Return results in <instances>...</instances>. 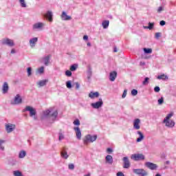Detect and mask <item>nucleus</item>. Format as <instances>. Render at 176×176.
Segmentation results:
<instances>
[{
  "instance_id": "f257e3e1",
  "label": "nucleus",
  "mask_w": 176,
  "mask_h": 176,
  "mask_svg": "<svg viewBox=\"0 0 176 176\" xmlns=\"http://www.w3.org/2000/svg\"><path fill=\"white\" fill-rule=\"evenodd\" d=\"M43 116L45 118H51L52 120L57 119V116H58V112L57 110L53 111V109H49L43 111Z\"/></svg>"
},
{
  "instance_id": "f03ea898",
  "label": "nucleus",
  "mask_w": 176,
  "mask_h": 176,
  "mask_svg": "<svg viewBox=\"0 0 176 176\" xmlns=\"http://www.w3.org/2000/svg\"><path fill=\"white\" fill-rule=\"evenodd\" d=\"M173 116H174V113H170L164 119L163 122L164 123H165L166 127H170V129H172V127H174V126H175V122L173 120H170L171 119V118H173Z\"/></svg>"
},
{
  "instance_id": "7ed1b4c3",
  "label": "nucleus",
  "mask_w": 176,
  "mask_h": 176,
  "mask_svg": "<svg viewBox=\"0 0 176 176\" xmlns=\"http://www.w3.org/2000/svg\"><path fill=\"white\" fill-rule=\"evenodd\" d=\"M97 140V135H87L83 139L84 145H89V142H94Z\"/></svg>"
},
{
  "instance_id": "20e7f679",
  "label": "nucleus",
  "mask_w": 176,
  "mask_h": 176,
  "mask_svg": "<svg viewBox=\"0 0 176 176\" xmlns=\"http://www.w3.org/2000/svg\"><path fill=\"white\" fill-rule=\"evenodd\" d=\"M27 111L30 112V116L31 118H32V116H34V120H36V116H35V115H36V110L31 106H26L25 108L23 110V112H27Z\"/></svg>"
},
{
  "instance_id": "39448f33",
  "label": "nucleus",
  "mask_w": 176,
  "mask_h": 176,
  "mask_svg": "<svg viewBox=\"0 0 176 176\" xmlns=\"http://www.w3.org/2000/svg\"><path fill=\"white\" fill-rule=\"evenodd\" d=\"M23 103V98L20 94H16L14 99L11 101L12 105H20Z\"/></svg>"
},
{
  "instance_id": "423d86ee",
  "label": "nucleus",
  "mask_w": 176,
  "mask_h": 176,
  "mask_svg": "<svg viewBox=\"0 0 176 176\" xmlns=\"http://www.w3.org/2000/svg\"><path fill=\"white\" fill-rule=\"evenodd\" d=\"M131 159L135 160V162H138L140 160H145V155L140 153H136L131 155Z\"/></svg>"
},
{
  "instance_id": "0eeeda50",
  "label": "nucleus",
  "mask_w": 176,
  "mask_h": 176,
  "mask_svg": "<svg viewBox=\"0 0 176 176\" xmlns=\"http://www.w3.org/2000/svg\"><path fill=\"white\" fill-rule=\"evenodd\" d=\"M133 173L140 176H148V172L142 168L133 169Z\"/></svg>"
},
{
  "instance_id": "6e6552de",
  "label": "nucleus",
  "mask_w": 176,
  "mask_h": 176,
  "mask_svg": "<svg viewBox=\"0 0 176 176\" xmlns=\"http://www.w3.org/2000/svg\"><path fill=\"white\" fill-rule=\"evenodd\" d=\"M45 23H42V22L36 23L33 25L32 29L39 30L40 31H42V30H43V28H45Z\"/></svg>"
},
{
  "instance_id": "1a4fd4ad",
  "label": "nucleus",
  "mask_w": 176,
  "mask_h": 176,
  "mask_svg": "<svg viewBox=\"0 0 176 176\" xmlns=\"http://www.w3.org/2000/svg\"><path fill=\"white\" fill-rule=\"evenodd\" d=\"M2 43L3 45H6L10 47H13V46H14V41L10 38H3L2 41Z\"/></svg>"
},
{
  "instance_id": "9d476101",
  "label": "nucleus",
  "mask_w": 176,
  "mask_h": 176,
  "mask_svg": "<svg viewBox=\"0 0 176 176\" xmlns=\"http://www.w3.org/2000/svg\"><path fill=\"white\" fill-rule=\"evenodd\" d=\"M103 104L104 102H102V99H99L98 102L91 103V107H92L94 109H98L99 108H101V107H102Z\"/></svg>"
},
{
  "instance_id": "9b49d317",
  "label": "nucleus",
  "mask_w": 176,
  "mask_h": 176,
  "mask_svg": "<svg viewBox=\"0 0 176 176\" xmlns=\"http://www.w3.org/2000/svg\"><path fill=\"white\" fill-rule=\"evenodd\" d=\"M52 58V55L49 54L47 56H45L41 58L42 63H43L44 65L47 67L49 64H50V58Z\"/></svg>"
},
{
  "instance_id": "f8f14e48",
  "label": "nucleus",
  "mask_w": 176,
  "mask_h": 176,
  "mask_svg": "<svg viewBox=\"0 0 176 176\" xmlns=\"http://www.w3.org/2000/svg\"><path fill=\"white\" fill-rule=\"evenodd\" d=\"M145 166L147 168H149V170H157L159 167L157 164L149 162H146Z\"/></svg>"
},
{
  "instance_id": "ddd939ff",
  "label": "nucleus",
  "mask_w": 176,
  "mask_h": 176,
  "mask_svg": "<svg viewBox=\"0 0 176 176\" xmlns=\"http://www.w3.org/2000/svg\"><path fill=\"white\" fill-rule=\"evenodd\" d=\"M60 18L63 21H69V20H72V17H71L69 15H67L65 11L62 12Z\"/></svg>"
},
{
  "instance_id": "4468645a",
  "label": "nucleus",
  "mask_w": 176,
  "mask_h": 176,
  "mask_svg": "<svg viewBox=\"0 0 176 176\" xmlns=\"http://www.w3.org/2000/svg\"><path fill=\"white\" fill-rule=\"evenodd\" d=\"M141 120L136 118L133 120V129L135 130H140L141 129Z\"/></svg>"
},
{
  "instance_id": "2eb2a0df",
  "label": "nucleus",
  "mask_w": 176,
  "mask_h": 176,
  "mask_svg": "<svg viewBox=\"0 0 176 176\" xmlns=\"http://www.w3.org/2000/svg\"><path fill=\"white\" fill-rule=\"evenodd\" d=\"M76 133V137L77 140H82V131H80V128L79 126H76L74 128Z\"/></svg>"
},
{
  "instance_id": "dca6fc26",
  "label": "nucleus",
  "mask_w": 176,
  "mask_h": 176,
  "mask_svg": "<svg viewBox=\"0 0 176 176\" xmlns=\"http://www.w3.org/2000/svg\"><path fill=\"white\" fill-rule=\"evenodd\" d=\"M16 129V125L12 124H6V130L7 133H12L13 130Z\"/></svg>"
},
{
  "instance_id": "f3484780",
  "label": "nucleus",
  "mask_w": 176,
  "mask_h": 176,
  "mask_svg": "<svg viewBox=\"0 0 176 176\" xmlns=\"http://www.w3.org/2000/svg\"><path fill=\"white\" fill-rule=\"evenodd\" d=\"M118 76V72L113 71L110 72L109 74V80H111V82H115V79H116V77Z\"/></svg>"
},
{
  "instance_id": "a211bd4d",
  "label": "nucleus",
  "mask_w": 176,
  "mask_h": 176,
  "mask_svg": "<svg viewBox=\"0 0 176 176\" xmlns=\"http://www.w3.org/2000/svg\"><path fill=\"white\" fill-rule=\"evenodd\" d=\"M122 160L124 162L123 168H130V161L129 160V157H124Z\"/></svg>"
},
{
  "instance_id": "6ab92c4d",
  "label": "nucleus",
  "mask_w": 176,
  "mask_h": 176,
  "mask_svg": "<svg viewBox=\"0 0 176 176\" xmlns=\"http://www.w3.org/2000/svg\"><path fill=\"white\" fill-rule=\"evenodd\" d=\"M9 91V85L8 84V82H5L2 87V93L3 94H6Z\"/></svg>"
},
{
  "instance_id": "aec40b11",
  "label": "nucleus",
  "mask_w": 176,
  "mask_h": 176,
  "mask_svg": "<svg viewBox=\"0 0 176 176\" xmlns=\"http://www.w3.org/2000/svg\"><path fill=\"white\" fill-rule=\"evenodd\" d=\"M89 98H91V100H94V98H98V97H100V93L91 91L89 94Z\"/></svg>"
},
{
  "instance_id": "412c9836",
  "label": "nucleus",
  "mask_w": 176,
  "mask_h": 176,
  "mask_svg": "<svg viewBox=\"0 0 176 176\" xmlns=\"http://www.w3.org/2000/svg\"><path fill=\"white\" fill-rule=\"evenodd\" d=\"M36 42H38V38L34 37L30 40L29 43L32 47H35V45H36Z\"/></svg>"
},
{
  "instance_id": "4be33fe9",
  "label": "nucleus",
  "mask_w": 176,
  "mask_h": 176,
  "mask_svg": "<svg viewBox=\"0 0 176 176\" xmlns=\"http://www.w3.org/2000/svg\"><path fill=\"white\" fill-rule=\"evenodd\" d=\"M137 134H138L139 138H137L136 142H141L145 138V136H144V134L140 131H138Z\"/></svg>"
},
{
  "instance_id": "5701e85b",
  "label": "nucleus",
  "mask_w": 176,
  "mask_h": 176,
  "mask_svg": "<svg viewBox=\"0 0 176 176\" xmlns=\"http://www.w3.org/2000/svg\"><path fill=\"white\" fill-rule=\"evenodd\" d=\"M45 17H47V19H48V21H50V23L53 21V13L51 11L47 12L45 14Z\"/></svg>"
},
{
  "instance_id": "b1692460",
  "label": "nucleus",
  "mask_w": 176,
  "mask_h": 176,
  "mask_svg": "<svg viewBox=\"0 0 176 176\" xmlns=\"http://www.w3.org/2000/svg\"><path fill=\"white\" fill-rule=\"evenodd\" d=\"M106 163H108V164H112L113 163V157H112V155H108L105 157Z\"/></svg>"
},
{
  "instance_id": "393cba45",
  "label": "nucleus",
  "mask_w": 176,
  "mask_h": 176,
  "mask_svg": "<svg viewBox=\"0 0 176 176\" xmlns=\"http://www.w3.org/2000/svg\"><path fill=\"white\" fill-rule=\"evenodd\" d=\"M88 70L87 72V78L88 80H90L93 72L91 70V66H88Z\"/></svg>"
},
{
  "instance_id": "a878e982",
  "label": "nucleus",
  "mask_w": 176,
  "mask_h": 176,
  "mask_svg": "<svg viewBox=\"0 0 176 176\" xmlns=\"http://www.w3.org/2000/svg\"><path fill=\"white\" fill-rule=\"evenodd\" d=\"M60 155H61L63 159L67 160V159H68V157H69V155H68V153L64 148L60 152Z\"/></svg>"
},
{
  "instance_id": "bb28decb",
  "label": "nucleus",
  "mask_w": 176,
  "mask_h": 176,
  "mask_svg": "<svg viewBox=\"0 0 176 176\" xmlns=\"http://www.w3.org/2000/svg\"><path fill=\"white\" fill-rule=\"evenodd\" d=\"M153 27H155V23H148V26H143V28H144V30H153Z\"/></svg>"
},
{
  "instance_id": "cd10ccee",
  "label": "nucleus",
  "mask_w": 176,
  "mask_h": 176,
  "mask_svg": "<svg viewBox=\"0 0 176 176\" xmlns=\"http://www.w3.org/2000/svg\"><path fill=\"white\" fill-rule=\"evenodd\" d=\"M47 80H40L37 82V85H38L39 87H43V86H46V83H47Z\"/></svg>"
},
{
  "instance_id": "c85d7f7f",
  "label": "nucleus",
  "mask_w": 176,
  "mask_h": 176,
  "mask_svg": "<svg viewBox=\"0 0 176 176\" xmlns=\"http://www.w3.org/2000/svg\"><path fill=\"white\" fill-rule=\"evenodd\" d=\"M102 26L104 30H107V28L109 27V21L108 20L103 21L102 23Z\"/></svg>"
},
{
  "instance_id": "c756f323",
  "label": "nucleus",
  "mask_w": 176,
  "mask_h": 176,
  "mask_svg": "<svg viewBox=\"0 0 176 176\" xmlns=\"http://www.w3.org/2000/svg\"><path fill=\"white\" fill-rule=\"evenodd\" d=\"M25 155H27V153L24 151H21L19 153V159H24V157H25Z\"/></svg>"
},
{
  "instance_id": "7c9ffc66",
  "label": "nucleus",
  "mask_w": 176,
  "mask_h": 176,
  "mask_svg": "<svg viewBox=\"0 0 176 176\" xmlns=\"http://www.w3.org/2000/svg\"><path fill=\"white\" fill-rule=\"evenodd\" d=\"M159 80H166V79H168V77L164 74L160 75L157 77Z\"/></svg>"
},
{
  "instance_id": "2f4dec72",
  "label": "nucleus",
  "mask_w": 176,
  "mask_h": 176,
  "mask_svg": "<svg viewBox=\"0 0 176 176\" xmlns=\"http://www.w3.org/2000/svg\"><path fill=\"white\" fill-rule=\"evenodd\" d=\"M143 50H144V52L146 54H152V49L151 48H144Z\"/></svg>"
},
{
  "instance_id": "473e14b6",
  "label": "nucleus",
  "mask_w": 176,
  "mask_h": 176,
  "mask_svg": "<svg viewBox=\"0 0 176 176\" xmlns=\"http://www.w3.org/2000/svg\"><path fill=\"white\" fill-rule=\"evenodd\" d=\"M21 8H27V4L25 3V0H19Z\"/></svg>"
},
{
  "instance_id": "72a5a7b5",
  "label": "nucleus",
  "mask_w": 176,
  "mask_h": 176,
  "mask_svg": "<svg viewBox=\"0 0 176 176\" xmlns=\"http://www.w3.org/2000/svg\"><path fill=\"white\" fill-rule=\"evenodd\" d=\"M66 87H67V89L72 88V82H71V80H68L66 82Z\"/></svg>"
},
{
  "instance_id": "f704fd0d",
  "label": "nucleus",
  "mask_w": 176,
  "mask_h": 176,
  "mask_svg": "<svg viewBox=\"0 0 176 176\" xmlns=\"http://www.w3.org/2000/svg\"><path fill=\"white\" fill-rule=\"evenodd\" d=\"M78 68V65L74 64L70 67V71L74 72L76 71V69Z\"/></svg>"
},
{
  "instance_id": "c9c22d12",
  "label": "nucleus",
  "mask_w": 176,
  "mask_h": 176,
  "mask_svg": "<svg viewBox=\"0 0 176 176\" xmlns=\"http://www.w3.org/2000/svg\"><path fill=\"white\" fill-rule=\"evenodd\" d=\"M27 72H28V76H31L32 75V68L28 67Z\"/></svg>"
},
{
  "instance_id": "e433bc0d",
  "label": "nucleus",
  "mask_w": 176,
  "mask_h": 176,
  "mask_svg": "<svg viewBox=\"0 0 176 176\" xmlns=\"http://www.w3.org/2000/svg\"><path fill=\"white\" fill-rule=\"evenodd\" d=\"M14 176H23V173H21V172H20L19 170H14Z\"/></svg>"
},
{
  "instance_id": "4c0bfd02",
  "label": "nucleus",
  "mask_w": 176,
  "mask_h": 176,
  "mask_svg": "<svg viewBox=\"0 0 176 176\" xmlns=\"http://www.w3.org/2000/svg\"><path fill=\"white\" fill-rule=\"evenodd\" d=\"M148 83H149V78L146 77V78H144V80L143 81L142 84H143L144 86H146V85H148Z\"/></svg>"
},
{
  "instance_id": "58836bf2",
  "label": "nucleus",
  "mask_w": 176,
  "mask_h": 176,
  "mask_svg": "<svg viewBox=\"0 0 176 176\" xmlns=\"http://www.w3.org/2000/svg\"><path fill=\"white\" fill-rule=\"evenodd\" d=\"M38 74H43L45 72V67L43 66L38 69Z\"/></svg>"
},
{
  "instance_id": "ea45409f",
  "label": "nucleus",
  "mask_w": 176,
  "mask_h": 176,
  "mask_svg": "<svg viewBox=\"0 0 176 176\" xmlns=\"http://www.w3.org/2000/svg\"><path fill=\"white\" fill-rule=\"evenodd\" d=\"M73 123L75 126H80V121H79L78 119H76V120H74Z\"/></svg>"
},
{
  "instance_id": "a19ab883",
  "label": "nucleus",
  "mask_w": 176,
  "mask_h": 176,
  "mask_svg": "<svg viewBox=\"0 0 176 176\" xmlns=\"http://www.w3.org/2000/svg\"><path fill=\"white\" fill-rule=\"evenodd\" d=\"M160 36H162V33H160V32L155 33V39H159L160 38Z\"/></svg>"
},
{
  "instance_id": "79ce46f5",
  "label": "nucleus",
  "mask_w": 176,
  "mask_h": 176,
  "mask_svg": "<svg viewBox=\"0 0 176 176\" xmlns=\"http://www.w3.org/2000/svg\"><path fill=\"white\" fill-rule=\"evenodd\" d=\"M163 102H164V98L163 97H162L161 98H160L158 100V104L162 105V104H163Z\"/></svg>"
},
{
  "instance_id": "37998d69",
  "label": "nucleus",
  "mask_w": 176,
  "mask_h": 176,
  "mask_svg": "<svg viewBox=\"0 0 176 176\" xmlns=\"http://www.w3.org/2000/svg\"><path fill=\"white\" fill-rule=\"evenodd\" d=\"M66 76H72V72L69 70H67L65 72Z\"/></svg>"
},
{
  "instance_id": "c03bdc74",
  "label": "nucleus",
  "mask_w": 176,
  "mask_h": 176,
  "mask_svg": "<svg viewBox=\"0 0 176 176\" xmlns=\"http://www.w3.org/2000/svg\"><path fill=\"white\" fill-rule=\"evenodd\" d=\"M137 94H138V91H137V89H133L131 91L132 96H137Z\"/></svg>"
},
{
  "instance_id": "a18cd8bd",
  "label": "nucleus",
  "mask_w": 176,
  "mask_h": 176,
  "mask_svg": "<svg viewBox=\"0 0 176 176\" xmlns=\"http://www.w3.org/2000/svg\"><path fill=\"white\" fill-rule=\"evenodd\" d=\"M64 134H63L62 133H59V141H62V140H64Z\"/></svg>"
},
{
  "instance_id": "49530a36",
  "label": "nucleus",
  "mask_w": 176,
  "mask_h": 176,
  "mask_svg": "<svg viewBox=\"0 0 176 176\" xmlns=\"http://www.w3.org/2000/svg\"><path fill=\"white\" fill-rule=\"evenodd\" d=\"M126 96H127V89H124L123 94L122 96V98H126Z\"/></svg>"
},
{
  "instance_id": "de8ad7c7",
  "label": "nucleus",
  "mask_w": 176,
  "mask_h": 176,
  "mask_svg": "<svg viewBox=\"0 0 176 176\" xmlns=\"http://www.w3.org/2000/svg\"><path fill=\"white\" fill-rule=\"evenodd\" d=\"M112 152H113V150L111 148H107V153H109V155H111V153H112Z\"/></svg>"
},
{
  "instance_id": "09e8293b",
  "label": "nucleus",
  "mask_w": 176,
  "mask_h": 176,
  "mask_svg": "<svg viewBox=\"0 0 176 176\" xmlns=\"http://www.w3.org/2000/svg\"><path fill=\"white\" fill-rule=\"evenodd\" d=\"M74 168H75V165H74V164H69V170H74Z\"/></svg>"
},
{
  "instance_id": "8fccbe9b",
  "label": "nucleus",
  "mask_w": 176,
  "mask_h": 176,
  "mask_svg": "<svg viewBox=\"0 0 176 176\" xmlns=\"http://www.w3.org/2000/svg\"><path fill=\"white\" fill-rule=\"evenodd\" d=\"M163 10H164V9L163 8V7L160 6L157 9V12L161 13L162 12H163Z\"/></svg>"
},
{
  "instance_id": "3c124183",
  "label": "nucleus",
  "mask_w": 176,
  "mask_h": 176,
  "mask_svg": "<svg viewBox=\"0 0 176 176\" xmlns=\"http://www.w3.org/2000/svg\"><path fill=\"white\" fill-rule=\"evenodd\" d=\"M154 91H155V93H159V91H160V87H155L154 88Z\"/></svg>"
},
{
  "instance_id": "603ef678",
  "label": "nucleus",
  "mask_w": 176,
  "mask_h": 176,
  "mask_svg": "<svg viewBox=\"0 0 176 176\" xmlns=\"http://www.w3.org/2000/svg\"><path fill=\"white\" fill-rule=\"evenodd\" d=\"M160 25H162V26L166 25V21H161L160 22Z\"/></svg>"
},
{
  "instance_id": "864d4df0",
  "label": "nucleus",
  "mask_w": 176,
  "mask_h": 176,
  "mask_svg": "<svg viewBox=\"0 0 176 176\" xmlns=\"http://www.w3.org/2000/svg\"><path fill=\"white\" fill-rule=\"evenodd\" d=\"M116 175L117 176H124V174L122 172H118Z\"/></svg>"
},
{
  "instance_id": "5fc2aeb1",
  "label": "nucleus",
  "mask_w": 176,
  "mask_h": 176,
  "mask_svg": "<svg viewBox=\"0 0 176 176\" xmlns=\"http://www.w3.org/2000/svg\"><path fill=\"white\" fill-rule=\"evenodd\" d=\"M79 87H80V85L79 84V82H76V89H79Z\"/></svg>"
},
{
  "instance_id": "6e6d98bb",
  "label": "nucleus",
  "mask_w": 176,
  "mask_h": 176,
  "mask_svg": "<svg viewBox=\"0 0 176 176\" xmlns=\"http://www.w3.org/2000/svg\"><path fill=\"white\" fill-rule=\"evenodd\" d=\"M83 39H84V41H87L89 39V36L87 35H85L83 36Z\"/></svg>"
},
{
  "instance_id": "4d7b16f0",
  "label": "nucleus",
  "mask_w": 176,
  "mask_h": 176,
  "mask_svg": "<svg viewBox=\"0 0 176 176\" xmlns=\"http://www.w3.org/2000/svg\"><path fill=\"white\" fill-rule=\"evenodd\" d=\"M14 53H16V51L14 50H11V54H14Z\"/></svg>"
},
{
  "instance_id": "13d9d810",
  "label": "nucleus",
  "mask_w": 176,
  "mask_h": 176,
  "mask_svg": "<svg viewBox=\"0 0 176 176\" xmlns=\"http://www.w3.org/2000/svg\"><path fill=\"white\" fill-rule=\"evenodd\" d=\"M3 142H5V141L0 139V145H2Z\"/></svg>"
},
{
  "instance_id": "bf43d9fd",
  "label": "nucleus",
  "mask_w": 176,
  "mask_h": 176,
  "mask_svg": "<svg viewBox=\"0 0 176 176\" xmlns=\"http://www.w3.org/2000/svg\"><path fill=\"white\" fill-rule=\"evenodd\" d=\"M165 164H166V165L170 164V161H166V162H165Z\"/></svg>"
},
{
  "instance_id": "052dcab7",
  "label": "nucleus",
  "mask_w": 176,
  "mask_h": 176,
  "mask_svg": "<svg viewBox=\"0 0 176 176\" xmlns=\"http://www.w3.org/2000/svg\"><path fill=\"white\" fill-rule=\"evenodd\" d=\"M113 52H114L115 53H116V52H118V50L116 49V47L114 48Z\"/></svg>"
},
{
  "instance_id": "680f3d73",
  "label": "nucleus",
  "mask_w": 176,
  "mask_h": 176,
  "mask_svg": "<svg viewBox=\"0 0 176 176\" xmlns=\"http://www.w3.org/2000/svg\"><path fill=\"white\" fill-rule=\"evenodd\" d=\"M140 65H145L144 63L140 62Z\"/></svg>"
},
{
  "instance_id": "e2e57ef3",
  "label": "nucleus",
  "mask_w": 176,
  "mask_h": 176,
  "mask_svg": "<svg viewBox=\"0 0 176 176\" xmlns=\"http://www.w3.org/2000/svg\"><path fill=\"white\" fill-rule=\"evenodd\" d=\"M1 151H3L5 149V147L1 146Z\"/></svg>"
},
{
  "instance_id": "0e129e2a",
  "label": "nucleus",
  "mask_w": 176,
  "mask_h": 176,
  "mask_svg": "<svg viewBox=\"0 0 176 176\" xmlns=\"http://www.w3.org/2000/svg\"><path fill=\"white\" fill-rule=\"evenodd\" d=\"M87 46H91V44L90 43H87Z\"/></svg>"
},
{
  "instance_id": "69168bd1",
  "label": "nucleus",
  "mask_w": 176,
  "mask_h": 176,
  "mask_svg": "<svg viewBox=\"0 0 176 176\" xmlns=\"http://www.w3.org/2000/svg\"><path fill=\"white\" fill-rule=\"evenodd\" d=\"M0 58H1V55H0Z\"/></svg>"
}]
</instances>
